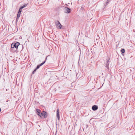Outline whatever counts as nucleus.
I'll return each instance as SVG.
<instances>
[{"label":"nucleus","mask_w":135,"mask_h":135,"mask_svg":"<svg viewBox=\"0 0 135 135\" xmlns=\"http://www.w3.org/2000/svg\"><path fill=\"white\" fill-rule=\"evenodd\" d=\"M20 45V43L18 42L16 43H13L11 45V50H12L13 49L15 48L16 49L15 51H17L18 46Z\"/></svg>","instance_id":"nucleus-1"},{"label":"nucleus","mask_w":135,"mask_h":135,"mask_svg":"<svg viewBox=\"0 0 135 135\" xmlns=\"http://www.w3.org/2000/svg\"><path fill=\"white\" fill-rule=\"evenodd\" d=\"M40 117H42V116H43L45 118H46L47 116V113L46 112L43 111H42V113H40Z\"/></svg>","instance_id":"nucleus-2"},{"label":"nucleus","mask_w":135,"mask_h":135,"mask_svg":"<svg viewBox=\"0 0 135 135\" xmlns=\"http://www.w3.org/2000/svg\"><path fill=\"white\" fill-rule=\"evenodd\" d=\"M56 27L58 29H61V28L62 25L59 22L57 21L55 22Z\"/></svg>","instance_id":"nucleus-3"},{"label":"nucleus","mask_w":135,"mask_h":135,"mask_svg":"<svg viewBox=\"0 0 135 135\" xmlns=\"http://www.w3.org/2000/svg\"><path fill=\"white\" fill-rule=\"evenodd\" d=\"M47 56L46 57V58H45V60H44L43 61V62H42L40 64L38 65L36 67V68L37 69H38L41 66L43 65V64H44L45 63V62H46V60H47Z\"/></svg>","instance_id":"nucleus-4"},{"label":"nucleus","mask_w":135,"mask_h":135,"mask_svg":"<svg viewBox=\"0 0 135 135\" xmlns=\"http://www.w3.org/2000/svg\"><path fill=\"white\" fill-rule=\"evenodd\" d=\"M107 62L105 64V66L106 67L107 69H108V70H109V59H107Z\"/></svg>","instance_id":"nucleus-5"},{"label":"nucleus","mask_w":135,"mask_h":135,"mask_svg":"<svg viewBox=\"0 0 135 135\" xmlns=\"http://www.w3.org/2000/svg\"><path fill=\"white\" fill-rule=\"evenodd\" d=\"M65 12L66 13H69L71 11V9L67 7L65 8Z\"/></svg>","instance_id":"nucleus-6"},{"label":"nucleus","mask_w":135,"mask_h":135,"mask_svg":"<svg viewBox=\"0 0 135 135\" xmlns=\"http://www.w3.org/2000/svg\"><path fill=\"white\" fill-rule=\"evenodd\" d=\"M36 114L39 116H40V112H41V110L39 109H36Z\"/></svg>","instance_id":"nucleus-7"},{"label":"nucleus","mask_w":135,"mask_h":135,"mask_svg":"<svg viewBox=\"0 0 135 135\" xmlns=\"http://www.w3.org/2000/svg\"><path fill=\"white\" fill-rule=\"evenodd\" d=\"M56 115L57 117V119L59 120L60 119V117L59 116V109H57Z\"/></svg>","instance_id":"nucleus-8"},{"label":"nucleus","mask_w":135,"mask_h":135,"mask_svg":"<svg viewBox=\"0 0 135 135\" xmlns=\"http://www.w3.org/2000/svg\"><path fill=\"white\" fill-rule=\"evenodd\" d=\"M98 108V106L97 105H94L92 107V109L94 111H95Z\"/></svg>","instance_id":"nucleus-9"},{"label":"nucleus","mask_w":135,"mask_h":135,"mask_svg":"<svg viewBox=\"0 0 135 135\" xmlns=\"http://www.w3.org/2000/svg\"><path fill=\"white\" fill-rule=\"evenodd\" d=\"M27 4H24L23 6L21 7H20V8H21V9H22L26 7L27 6Z\"/></svg>","instance_id":"nucleus-10"},{"label":"nucleus","mask_w":135,"mask_h":135,"mask_svg":"<svg viewBox=\"0 0 135 135\" xmlns=\"http://www.w3.org/2000/svg\"><path fill=\"white\" fill-rule=\"evenodd\" d=\"M125 51V50L124 49H122L121 50V52L122 53H124Z\"/></svg>","instance_id":"nucleus-11"},{"label":"nucleus","mask_w":135,"mask_h":135,"mask_svg":"<svg viewBox=\"0 0 135 135\" xmlns=\"http://www.w3.org/2000/svg\"><path fill=\"white\" fill-rule=\"evenodd\" d=\"M22 9H21V8H20L19 9L18 11V13H20L21 14V13L22 12Z\"/></svg>","instance_id":"nucleus-12"},{"label":"nucleus","mask_w":135,"mask_h":135,"mask_svg":"<svg viewBox=\"0 0 135 135\" xmlns=\"http://www.w3.org/2000/svg\"><path fill=\"white\" fill-rule=\"evenodd\" d=\"M21 14L20 13H18L17 17V19L18 18H19L20 17V15Z\"/></svg>","instance_id":"nucleus-13"},{"label":"nucleus","mask_w":135,"mask_h":135,"mask_svg":"<svg viewBox=\"0 0 135 135\" xmlns=\"http://www.w3.org/2000/svg\"><path fill=\"white\" fill-rule=\"evenodd\" d=\"M37 70V69L36 68L32 72V74H34Z\"/></svg>","instance_id":"nucleus-14"},{"label":"nucleus","mask_w":135,"mask_h":135,"mask_svg":"<svg viewBox=\"0 0 135 135\" xmlns=\"http://www.w3.org/2000/svg\"><path fill=\"white\" fill-rule=\"evenodd\" d=\"M19 18H18V19H17V17L16 18V22H18V19H19Z\"/></svg>","instance_id":"nucleus-15"},{"label":"nucleus","mask_w":135,"mask_h":135,"mask_svg":"<svg viewBox=\"0 0 135 135\" xmlns=\"http://www.w3.org/2000/svg\"><path fill=\"white\" fill-rule=\"evenodd\" d=\"M109 2H107L106 3V4H108V3Z\"/></svg>","instance_id":"nucleus-16"},{"label":"nucleus","mask_w":135,"mask_h":135,"mask_svg":"<svg viewBox=\"0 0 135 135\" xmlns=\"http://www.w3.org/2000/svg\"><path fill=\"white\" fill-rule=\"evenodd\" d=\"M1 108H0V112H1Z\"/></svg>","instance_id":"nucleus-17"}]
</instances>
